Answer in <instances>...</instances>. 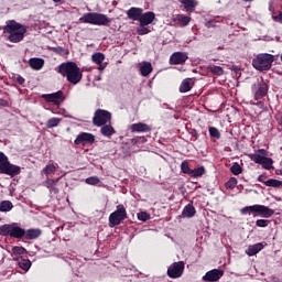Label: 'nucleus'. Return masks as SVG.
Instances as JSON below:
<instances>
[{
	"label": "nucleus",
	"mask_w": 282,
	"mask_h": 282,
	"mask_svg": "<svg viewBox=\"0 0 282 282\" xmlns=\"http://www.w3.org/2000/svg\"><path fill=\"white\" fill-rule=\"evenodd\" d=\"M91 61H93V63L98 65V69L100 72V74H102V72H105V69L107 68V64H104V62H105V54H102V53H95V54L91 55Z\"/></svg>",
	"instance_id": "17"
},
{
	"label": "nucleus",
	"mask_w": 282,
	"mask_h": 282,
	"mask_svg": "<svg viewBox=\"0 0 282 282\" xmlns=\"http://www.w3.org/2000/svg\"><path fill=\"white\" fill-rule=\"evenodd\" d=\"M149 32H151V30L147 28V25H141L140 28L137 29V34H139L140 36H143L144 34H149Z\"/></svg>",
	"instance_id": "45"
},
{
	"label": "nucleus",
	"mask_w": 282,
	"mask_h": 282,
	"mask_svg": "<svg viewBox=\"0 0 282 282\" xmlns=\"http://www.w3.org/2000/svg\"><path fill=\"white\" fill-rule=\"evenodd\" d=\"M57 74H61L70 85H78L83 80V72L78 67L77 63L66 62L62 63L57 69Z\"/></svg>",
	"instance_id": "1"
},
{
	"label": "nucleus",
	"mask_w": 282,
	"mask_h": 282,
	"mask_svg": "<svg viewBox=\"0 0 282 282\" xmlns=\"http://www.w3.org/2000/svg\"><path fill=\"white\" fill-rule=\"evenodd\" d=\"M12 208H14V205L10 200H2L0 203V213H10Z\"/></svg>",
	"instance_id": "30"
},
{
	"label": "nucleus",
	"mask_w": 282,
	"mask_h": 282,
	"mask_svg": "<svg viewBox=\"0 0 282 282\" xmlns=\"http://www.w3.org/2000/svg\"><path fill=\"white\" fill-rule=\"evenodd\" d=\"M209 72H212V74H215L216 76H224V68L221 66L210 65Z\"/></svg>",
	"instance_id": "34"
},
{
	"label": "nucleus",
	"mask_w": 282,
	"mask_h": 282,
	"mask_svg": "<svg viewBox=\"0 0 282 282\" xmlns=\"http://www.w3.org/2000/svg\"><path fill=\"white\" fill-rule=\"evenodd\" d=\"M204 173H206V170L204 169V166H200V167L192 170L189 175L192 177H202V175H204Z\"/></svg>",
	"instance_id": "35"
},
{
	"label": "nucleus",
	"mask_w": 282,
	"mask_h": 282,
	"mask_svg": "<svg viewBox=\"0 0 282 282\" xmlns=\"http://www.w3.org/2000/svg\"><path fill=\"white\" fill-rule=\"evenodd\" d=\"M209 135L212 138H216V140H219V138H221V133H219V130L215 127L209 128Z\"/></svg>",
	"instance_id": "42"
},
{
	"label": "nucleus",
	"mask_w": 282,
	"mask_h": 282,
	"mask_svg": "<svg viewBox=\"0 0 282 282\" xmlns=\"http://www.w3.org/2000/svg\"><path fill=\"white\" fill-rule=\"evenodd\" d=\"M258 182H262L263 184H265V182H268V181H265V176L260 175V176L258 177Z\"/></svg>",
	"instance_id": "51"
},
{
	"label": "nucleus",
	"mask_w": 282,
	"mask_h": 282,
	"mask_svg": "<svg viewBox=\"0 0 282 282\" xmlns=\"http://www.w3.org/2000/svg\"><path fill=\"white\" fill-rule=\"evenodd\" d=\"M107 122H111V112L102 109H98L93 118L95 127H104Z\"/></svg>",
	"instance_id": "9"
},
{
	"label": "nucleus",
	"mask_w": 282,
	"mask_h": 282,
	"mask_svg": "<svg viewBox=\"0 0 282 282\" xmlns=\"http://www.w3.org/2000/svg\"><path fill=\"white\" fill-rule=\"evenodd\" d=\"M0 107H8V100L0 98Z\"/></svg>",
	"instance_id": "50"
},
{
	"label": "nucleus",
	"mask_w": 282,
	"mask_h": 282,
	"mask_svg": "<svg viewBox=\"0 0 282 282\" xmlns=\"http://www.w3.org/2000/svg\"><path fill=\"white\" fill-rule=\"evenodd\" d=\"M132 142H135V139H132Z\"/></svg>",
	"instance_id": "54"
},
{
	"label": "nucleus",
	"mask_w": 282,
	"mask_h": 282,
	"mask_svg": "<svg viewBox=\"0 0 282 282\" xmlns=\"http://www.w3.org/2000/svg\"><path fill=\"white\" fill-rule=\"evenodd\" d=\"M153 21H155V13L151 11L141 13V18L139 19L140 25H151Z\"/></svg>",
	"instance_id": "21"
},
{
	"label": "nucleus",
	"mask_w": 282,
	"mask_h": 282,
	"mask_svg": "<svg viewBox=\"0 0 282 282\" xmlns=\"http://www.w3.org/2000/svg\"><path fill=\"white\" fill-rule=\"evenodd\" d=\"M235 186H237V178H229V181L226 183V188H235Z\"/></svg>",
	"instance_id": "47"
},
{
	"label": "nucleus",
	"mask_w": 282,
	"mask_h": 282,
	"mask_svg": "<svg viewBox=\"0 0 282 282\" xmlns=\"http://www.w3.org/2000/svg\"><path fill=\"white\" fill-rule=\"evenodd\" d=\"M177 21L183 25V28H186L191 23V17H186L184 14H178L177 15Z\"/></svg>",
	"instance_id": "33"
},
{
	"label": "nucleus",
	"mask_w": 282,
	"mask_h": 282,
	"mask_svg": "<svg viewBox=\"0 0 282 282\" xmlns=\"http://www.w3.org/2000/svg\"><path fill=\"white\" fill-rule=\"evenodd\" d=\"M265 155V150H259L258 153L249 154V158L256 164H261V166H263L267 171H270L274 161Z\"/></svg>",
	"instance_id": "8"
},
{
	"label": "nucleus",
	"mask_w": 282,
	"mask_h": 282,
	"mask_svg": "<svg viewBox=\"0 0 282 282\" xmlns=\"http://www.w3.org/2000/svg\"><path fill=\"white\" fill-rule=\"evenodd\" d=\"M272 63H274V55L269 53H260L252 59V66L258 72L272 69Z\"/></svg>",
	"instance_id": "3"
},
{
	"label": "nucleus",
	"mask_w": 282,
	"mask_h": 282,
	"mask_svg": "<svg viewBox=\"0 0 282 282\" xmlns=\"http://www.w3.org/2000/svg\"><path fill=\"white\" fill-rule=\"evenodd\" d=\"M195 80L193 78H185L180 86L181 94H186L193 89Z\"/></svg>",
	"instance_id": "22"
},
{
	"label": "nucleus",
	"mask_w": 282,
	"mask_h": 282,
	"mask_svg": "<svg viewBox=\"0 0 282 282\" xmlns=\"http://www.w3.org/2000/svg\"><path fill=\"white\" fill-rule=\"evenodd\" d=\"M0 235L2 237H13L14 239H22L25 237V229L19 227L17 224L0 226Z\"/></svg>",
	"instance_id": "6"
},
{
	"label": "nucleus",
	"mask_w": 282,
	"mask_h": 282,
	"mask_svg": "<svg viewBox=\"0 0 282 282\" xmlns=\"http://www.w3.org/2000/svg\"><path fill=\"white\" fill-rule=\"evenodd\" d=\"M96 141V137H94V134L88 133V132H83L80 134L77 135V138L75 139V144H87V143H94Z\"/></svg>",
	"instance_id": "15"
},
{
	"label": "nucleus",
	"mask_w": 282,
	"mask_h": 282,
	"mask_svg": "<svg viewBox=\"0 0 282 282\" xmlns=\"http://www.w3.org/2000/svg\"><path fill=\"white\" fill-rule=\"evenodd\" d=\"M206 28H217V21L210 20L206 22Z\"/></svg>",
	"instance_id": "48"
},
{
	"label": "nucleus",
	"mask_w": 282,
	"mask_h": 282,
	"mask_svg": "<svg viewBox=\"0 0 282 282\" xmlns=\"http://www.w3.org/2000/svg\"><path fill=\"white\" fill-rule=\"evenodd\" d=\"M0 173L14 177L21 173V167L10 163L8 156L3 152H0Z\"/></svg>",
	"instance_id": "5"
},
{
	"label": "nucleus",
	"mask_w": 282,
	"mask_h": 282,
	"mask_svg": "<svg viewBox=\"0 0 282 282\" xmlns=\"http://www.w3.org/2000/svg\"><path fill=\"white\" fill-rule=\"evenodd\" d=\"M264 217V219H270L274 215V209L265 205H253V217Z\"/></svg>",
	"instance_id": "12"
},
{
	"label": "nucleus",
	"mask_w": 282,
	"mask_h": 282,
	"mask_svg": "<svg viewBox=\"0 0 282 282\" xmlns=\"http://www.w3.org/2000/svg\"><path fill=\"white\" fill-rule=\"evenodd\" d=\"M275 21H280V23H282V12H280V14L278 17L273 18Z\"/></svg>",
	"instance_id": "52"
},
{
	"label": "nucleus",
	"mask_w": 282,
	"mask_h": 282,
	"mask_svg": "<svg viewBox=\"0 0 282 282\" xmlns=\"http://www.w3.org/2000/svg\"><path fill=\"white\" fill-rule=\"evenodd\" d=\"M142 12H143L142 9L132 7L127 11V17L132 21H140V18L142 17Z\"/></svg>",
	"instance_id": "23"
},
{
	"label": "nucleus",
	"mask_w": 282,
	"mask_h": 282,
	"mask_svg": "<svg viewBox=\"0 0 282 282\" xmlns=\"http://www.w3.org/2000/svg\"><path fill=\"white\" fill-rule=\"evenodd\" d=\"M221 276H224V271L223 270L213 269V270L208 271L203 276V281H205V282H215V281H219V279H221Z\"/></svg>",
	"instance_id": "14"
},
{
	"label": "nucleus",
	"mask_w": 282,
	"mask_h": 282,
	"mask_svg": "<svg viewBox=\"0 0 282 282\" xmlns=\"http://www.w3.org/2000/svg\"><path fill=\"white\" fill-rule=\"evenodd\" d=\"M184 274V261L174 262L167 269L170 279H180Z\"/></svg>",
	"instance_id": "10"
},
{
	"label": "nucleus",
	"mask_w": 282,
	"mask_h": 282,
	"mask_svg": "<svg viewBox=\"0 0 282 282\" xmlns=\"http://www.w3.org/2000/svg\"><path fill=\"white\" fill-rule=\"evenodd\" d=\"M256 226L258 228H268L270 226V220H268V219H258L256 221Z\"/></svg>",
	"instance_id": "43"
},
{
	"label": "nucleus",
	"mask_w": 282,
	"mask_h": 282,
	"mask_svg": "<svg viewBox=\"0 0 282 282\" xmlns=\"http://www.w3.org/2000/svg\"><path fill=\"white\" fill-rule=\"evenodd\" d=\"M139 69L141 72V76H149L151 72H153V65H151V62H141L139 64Z\"/></svg>",
	"instance_id": "24"
},
{
	"label": "nucleus",
	"mask_w": 282,
	"mask_h": 282,
	"mask_svg": "<svg viewBox=\"0 0 282 282\" xmlns=\"http://www.w3.org/2000/svg\"><path fill=\"white\" fill-rule=\"evenodd\" d=\"M230 171L232 175H241V173H243V169H241V165H239V163H234L230 167Z\"/></svg>",
	"instance_id": "37"
},
{
	"label": "nucleus",
	"mask_w": 282,
	"mask_h": 282,
	"mask_svg": "<svg viewBox=\"0 0 282 282\" xmlns=\"http://www.w3.org/2000/svg\"><path fill=\"white\" fill-rule=\"evenodd\" d=\"M124 219H127V208H124V205H118L117 210L111 213L109 216L110 228H116V226H120V224H122Z\"/></svg>",
	"instance_id": "7"
},
{
	"label": "nucleus",
	"mask_w": 282,
	"mask_h": 282,
	"mask_svg": "<svg viewBox=\"0 0 282 282\" xmlns=\"http://www.w3.org/2000/svg\"><path fill=\"white\" fill-rule=\"evenodd\" d=\"M86 184H89V186H98L100 178L98 176H90L86 178Z\"/></svg>",
	"instance_id": "40"
},
{
	"label": "nucleus",
	"mask_w": 282,
	"mask_h": 282,
	"mask_svg": "<svg viewBox=\"0 0 282 282\" xmlns=\"http://www.w3.org/2000/svg\"><path fill=\"white\" fill-rule=\"evenodd\" d=\"M14 261H18V265L19 268H21V270H24V272H28L30 270V268H32V262L28 259H23V258H13Z\"/></svg>",
	"instance_id": "26"
},
{
	"label": "nucleus",
	"mask_w": 282,
	"mask_h": 282,
	"mask_svg": "<svg viewBox=\"0 0 282 282\" xmlns=\"http://www.w3.org/2000/svg\"><path fill=\"white\" fill-rule=\"evenodd\" d=\"M252 94L254 95L256 100H261V98L268 94V84L263 80L254 83L252 86Z\"/></svg>",
	"instance_id": "11"
},
{
	"label": "nucleus",
	"mask_w": 282,
	"mask_h": 282,
	"mask_svg": "<svg viewBox=\"0 0 282 282\" xmlns=\"http://www.w3.org/2000/svg\"><path fill=\"white\" fill-rule=\"evenodd\" d=\"M243 1H252V0H243Z\"/></svg>",
	"instance_id": "55"
},
{
	"label": "nucleus",
	"mask_w": 282,
	"mask_h": 282,
	"mask_svg": "<svg viewBox=\"0 0 282 282\" xmlns=\"http://www.w3.org/2000/svg\"><path fill=\"white\" fill-rule=\"evenodd\" d=\"M101 134L105 135V138H111L113 133H116V129L112 128L111 124L105 123L100 129Z\"/></svg>",
	"instance_id": "29"
},
{
	"label": "nucleus",
	"mask_w": 282,
	"mask_h": 282,
	"mask_svg": "<svg viewBox=\"0 0 282 282\" xmlns=\"http://www.w3.org/2000/svg\"><path fill=\"white\" fill-rule=\"evenodd\" d=\"M97 80H101L100 76L97 77Z\"/></svg>",
	"instance_id": "53"
},
{
	"label": "nucleus",
	"mask_w": 282,
	"mask_h": 282,
	"mask_svg": "<svg viewBox=\"0 0 282 282\" xmlns=\"http://www.w3.org/2000/svg\"><path fill=\"white\" fill-rule=\"evenodd\" d=\"M240 213H241V215H248V213H249V215H250L251 213L254 215V205H252V206H247V207L242 208V209L240 210Z\"/></svg>",
	"instance_id": "46"
},
{
	"label": "nucleus",
	"mask_w": 282,
	"mask_h": 282,
	"mask_svg": "<svg viewBox=\"0 0 282 282\" xmlns=\"http://www.w3.org/2000/svg\"><path fill=\"white\" fill-rule=\"evenodd\" d=\"M79 21L80 23H89L90 25H109L111 23L109 17L97 12L85 13L79 18Z\"/></svg>",
	"instance_id": "4"
},
{
	"label": "nucleus",
	"mask_w": 282,
	"mask_h": 282,
	"mask_svg": "<svg viewBox=\"0 0 282 282\" xmlns=\"http://www.w3.org/2000/svg\"><path fill=\"white\" fill-rule=\"evenodd\" d=\"M185 61H188V54L182 52H176L170 57L171 65H183Z\"/></svg>",
	"instance_id": "16"
},
{
	"label": "nucleus",
	"mask_w": 282,
	"mask_h": 282,
	"mask_svg": "<svg viewBox=\"0 0 282 282\" xmlns=\"http://www.w3.org/2000/svg\"><path fill=\"white\" fill-rule=\"evenodd\" d=\"M264 248H265V242H258L256 245H250L246 250V254H248V257H254V254H259V252H261V250H263Z\"/></svg>",
	"instance_id": "18"
},
{
	"label": "nucleus",
	"mask_w": 282,
	"mask_h": 282,
	"mask_svg": "<svg viewBox=\"0 0 282 282\" xmlns=\"http://www.w3.org/2000/svg\"><path fill=\"white\" fill-rule=\"evenodd\" d=\"M182 216L187 218L195 217V207L188 204L184 207Z\"/></svg>",
	"instance_id": "31"
},
{
	"label": "nucleus",
	"mask_w": 282,
	"mask_h": 282,
	"mask_svg": "<svg viewBox=\"0 0 282 282\" xmlns=\"http://www.w3.org/2000/svg\"><path fill=\"white\" fill-rule=\"evenodd\" d=\"M137 217H138L139 221H149V219H151V215H149V213H147V212L138 213Z\"/></svg>",
	"instance_id": "41"
},
{
	"label": "nucleus",
	"mask_w": 282,
	"mask_h": 282,
	"mask_svg": "<svg viewBox=\"0 0 282 282\" xmlns=\"http://www.w3.org/2000/svg\"><path fill=\"white\" fill-rule=\"evenodd\" d=\"M265 186H271L272 188H279V186H282V182L279 180L270 178L267 182H264Z\"/></svg>",
	"instance_id": "36"
},
{
	"label": "nucleus",
	"mask_w": 282,
	"mask_h": 282,
	"mask_svg": "<svg viewBox=\"0 0 282 282\" xmlns=\"http://www.w3.org/2000/svg\"><path fill=\"white\" fill-rule=\"evenodd\" d=\"M4 30L9 34L8 40L11 43H21V41H23L25 36V32H28V29H25V26L14 21L9 22Z\"/></svg>",
	"instance_id": "2"
},
{
	"label": "nucleus",
	"mask_w": 282,
	"mask_h": 282,
	"mask_svg": "<svg viewBox=\"0 0 282 282\" xmlns=\"http://www.w3.org/2000/svg\"><path fill=\"white\" fill-rule=\"evenodd\" d=\"M181 171H182V173H185L186 175H191L193 170H191V167L188 166V162L184 161L181 164Z\"/></svg>",
	"instance_id": "44"
},
{
	"label": "nucleus",
	"mask_w": 282,
	"mask_h": 282,
	"mask_svg": "<svg viewBox=\"0 0 282 282\" xmlns=\"http://www.w3.org/2000/svg\"><path fill=\"white\" fill-rule=\"evenodd\" d=\"M12 253L15 257H21V254H28V250L23 247H12Z\"/></svg>",
	"instance_id": "38"
},
{
	"label": "nucleus",
	"mask_w": 282,
	"mask_h": 282,
	"mask_svg": "<svg viewBox=\"0 0 282 282\" xmlns=\"http://www.w3.org/2000/svg\"><path fill=\"white\" fill-rule=\"evenodd\" d=\"M42 173H44V175H52V173H56V165H54V164L46 165L42 170Z\"/></svg>",
	"instance_id": "39"
},
{
	"label": "nucleus",
	"mask_w": 282,
	"mask_h": 282,
	"mask_svg": "<svg viewBox=\"0 0 282 282\" xmlns=\"http://www.w3.org/2000/svg\"><path fill=\"white\" fill-rule=\"evenodd\" d=\"M178 1L180 3H182L186 12L191 13L193 12V10H195V8H197V1L195 0H178Z\"/></svg>",
	"instance_id": "25"
},
{
	"label": "nucleus",
	"mask_w": 282,
	"mask_h": 282,
	"mask_svg": "<svg viewBox=\"0 0 282 282\" xmlns=\"http://www.w3.org/2000/svg\"><path fill=\"white\" fill-rule=\"evenodd\" d=\"M17 83H18L19 85H24V84H25V78H23L22 76H18V77H17Z\"/></svg>",
	"instance_id": "49"
},
{
	"label": "nucleus",
	"mask_w": 282,
	"mask_h": 282,
	"mask_svg": "<svg viewBox=\"0 0 282 282\" xmlns=\"http://www.w3.org/2000/svg\"><path fill=\"white\" fill-rule=\"evenodd\" d=\"M58 124H61V118L53 117L47 120L46 128L54 129V127H58Z\"/></svg>",
	"instance_id": "32"
},
{
	"label": "nucleus",
	"mask_w": 282,
	"mask_h": 282,
	"mask_svg": "<svg viewBox=\"0 0 282 282\" xmlns=\"http://www.w3.org/2000/svg\"><path fill=\"white\" fill-rule=\"evenodd\" d=\"M42 230L41 229H29V230H24V237L25 239L32 240V239H39L40 235H42Z\"/></svg>",
	"instance_id": "27"
},
{
	"label": "nucleus",
	"mask_w": 282,
	"mask_h": 282,
	"mask_svg": "<svg viewBox=\"0 0 282 282\" xmlns=\"http://www.w3.org/2000/svg\"><path fill=\"white\" fill-rule=\"evenodd\" d=\"M130 131H132V133H147L151 131V126L142 122L132 123L130 126Z\"/></svg>",
	"instance_id": "19"
},
{
	"label": "nucleus",
	"mask_w": 282,
	"mask_h": 282,
	"mask_svg": "<svg viewBox=\"0 0 282 282\" xmlns=\"http://www.w3.org/2000/svg\"><path fill=\"white\" fill-rule=\"evenodd\" d=\"M56 184H58V178H47L44 182V186L51 191V193H58V189L56 188Z\"/></svg>",
	"instance_id": "28"
},
{
	"label": "nucleus",
	"mask_w": 282,
	"mask_h": 282,
	"mask_svg": "<svg viewBox=\"0 0 282 282\" xmlns=\"http://www.w3.org/2000/svg\"><path fill=\"white\" fill-rule=\"evenodd\" d=\"M29 65H30L31 69L39 72V70L43 69V67L45 65V59H43L41 57H32L29 59Z\"/></svg>",
	"instance_id": "20"
},
{
	"label": "nucleus",
	"mask_w": 282,
	"mask_h": 282,
	"mask_svg": "<svg viewBox=\"0 0 282 282\" xmlns=\"http://www.w3.org/2000/svg\"><path fill=\"white\" fill-rule=\"evenodd\" d=\"M42 98H44L46 102H53V105H56V107H58L63 102V100H65V97L63 96V90H58L53 94L42 95Z\"/></svg>",
	"instance_id": "13"
}]
</instances>
